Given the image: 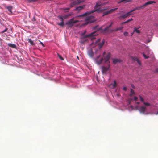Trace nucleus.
<instances>
[{
    "label": "nucleus",
    "mask_w": 158,
    "mask_h": 158,
    "mask_svg": "<svg viewBox=\"0 0 158 158\" xmlns=\"http://www.w3.org/2000/svg\"><path fill=\"white\" fill-rule=\"evenodd\" d=\"M133 33H132L131 34V35H133Z\"/></svg>",
    "instance_id": "09e8293b"
},
{
    "label": "nucleus",
    "mask_w": 158,
    "mask_h": 158,
    "mask_svg": "<svg viewBox=\"0 0 158 158\" xmlns=\"http://www.w3.org/2000/svg\"><path fill=\"white\" fill-rule=\"evenodd\" d=\"M67 16H59L58 18L61 20V21H63L64 19H65L66 18Z\"/></svg>",
    "instance_id": "412c9836"
},
{
    "label": "nucleus",
    "mask_w": 158,
    "mask_h": 158,
    "mask_svg": "<svg viewBox=\"0 0 158 158\" xmlns=\"http://www.w3.org/2000/svg\"><path fill=\"white\" fill-rule=\"evenodd\" d=\"M7 30H8L7 28H6L4 30H3V31H2V33H4L5 32H6L7 31Z\"/></svg>",
    "instance_id": "c9c22d12"
},
{
    "label": "nucleus",
    "mask_w": 158,
    "mask_h": 158,
    "mask_svg": "<svg viewBox=\"0 0 158 158\" xmlns=\"http://www.w3.org/2000/svg\"><path fill=\"white\" fill-rule=\"evenodd\" d=\"M117 8H114V9H110V10L109 11H105L103 12V15H102L103 16H104L105 15H108L109 14H110L113 12H114L115 10H116L117 9Z\"/></svg>",
    "instance_id": "9d476101"
},
{
    "label": "nucleus",
    "mask_w": 158,
    "mask_h": 158,
    "mask_svg": "<svg viewBox=\"0 0 158 158\" xmlns=\"http://www.w3.org/2000/svg\"><path fill=\"white\" fill-rule=\"evenodd\" d=\"M131 15V14L130 12L127 13L126 14L124 15H122L120 17V18H122V19H124L130 15Z\"/></svg>",
    "instance_id": "4468645a"
},
{
    "label": "nucleus",
    "mask_w": 158,
    "mask_h": 158,
    "mask_svg": "<svg viewBox=\"0 0 158 158\" xmlns=\"http://www.w3.org/2000/svg\"><path fill=\"white\" fill-rule=\"evenodd\" d=\"M143 55L144 58L146 59H148L149 58V56H146L144 53H143Z\"/></svg>",
    "instance_id": "c756f323"
},
{
    "label": "nucleus",
    "mask_w": 158,
    "mask_h": 158,
    "mask_svg": "<svg viewBox=\"0 0 158 158\" xmlns=\"http://www.w3.org/2000/svg\"><path fill=\"white\" fill-rule=\"evenodd\" d=\"M34 21H35V18H34Z\"/></svg>",
    "instance_id": "8fccbe9b"
},
{
    "label": "nucleus",
    "mask_w": 158,
    "mask_h": 158,
    "mask_svg": "<svg viewBox=\"0 0 158 158\" xmlns=\"http://www.w3.org/2000/svg\"><path fill=\"white\" fill-rule=\"evenodd\" d=\"M6 8L10 12H12V10L13 8V7L12 6H7L6 7Z\"/></svg>",
    "instance_id": "5701e85b"
},
{
    "label": "nucleus",
    "mask_w": 158,
    "mask_h": 158,
    "mask_svg": "<svg viewBox=\"0 0 158 158\" xmlns=\"http://www.w3.org/2000/svg\"><path fill=\"white\" fill-rule=\"evenodd\" d=\"M128 33L127 32H125L124 33V35L125 36H127V35H128Z\"/></svg>",
    "instance_id": "f704fd0d"
},
{
    "label": "nucleus",
    "mask_w": 158,
    "mask_h": 158,
    "mask_svg": "<svg viewBox=\"0 0 158 158\" xmlns=\"http://www.w3.org/2000/svg\"><path fill=\"white\" fill-rule=\"evenodd\" d=\"M70 9V8H66L64 9V10H69Z\"/></svg>",
    "instance_id": "a19ab883"
},
{
    "label": "nucleus",
    "mask_w": 158,
    "mask_h": 158,
    "mask_svg": "<svg viewBox=\"0 0 158 158\" xmlns=\"http://www.w3.org/2000/svg\"><path fill=\"white\" fill-rule=\"evenodd\" d=\"M110 27H109V26H107L102 30V32L107 33H109L114 31V30L111 29L110 28Z\"/></svg>",
    "instance_id": "0eeeda50"
},
{
    "label": "nucleus",
    "mask_w": 158,
    "mask_h": 158,
    "mask_svg": "<svg viewBox=\"0 0 158 158\" xmlns=\"http://www.w3.org/2000/svg\"><path fill=\"white\" fill-rule=\"evenodd\" d=\"M156 3V2L154 1H149L148 2H147L145 3L144 5H143L144 7H145L146 6L150 4H151L153 3Z\"/></svg>",
    "instance_id": "ddd939ff"
},
{
    "label": "nucleus",
    "mask_w": 158,
    "mask_h": 158,
    "mask_svg": "<svg viewBox=\"0 0 158 158\" xmlns=\"http://www.w3.org/2000/svg\"><path fill=\"white\" fill-rule=\"evenodd\" d=\"M102 5V4L100 2H97L94 7V10L91 11H87L84 14L80 15L79 17H84L90 15L95 12H97L98 13H101L107 10L108 9L107 8H101L99 7Z\"/></svg>",
    "instance_id": "f257e3e1"
},
{
    "label": "nucleus",
    "mask_w": 158,
    "mask_h": 158,
    "mask_svg": "<svg viewBox=\"0 0 158 158\" xmlns=\"http://www.w3.org/2000/svg\"><path fill=\"white\" fill-rule=\"evenodd\" d=\"M96 27H94V29H96Z\"/></svg>",
    "instance_id": "49530a36"
},
{
    "label": "nucleus",
    "mask_w": 158,
    "mask_h": 158,
    "mask_svg": "<svg viewBox=\"0 0 158 158\" xmlns=\"http://www.w3.org/2000/svg\"><path fill=\"white\" fill-rule=\"evenodd\" d=\"M81 43L83 44V43H84V42H82V41H81Z\"/></svg>",
    "instance_id": "de8ad7c7"
},
{
    "label": "nucleus",
    "mask_w": 158,
    "mask_h": 158,
    "mask_svg": "<svg viewBox=\"0 0 158 158\" xmlns=\"http://www.w3.org/2000/svg\"><path fill=\"white\" fill-rule=\"evenodd\" d=\"M107 63L109 64L108 65V67H107L105 66H102V72L103 74H106L109 69L110 64L109 63Z\"/></svg>",
    "instance_id": "1a4fd4ad"
},
{
    "label": "nucleus",
    "mask_w": 158,
    "mask_h": 158,
    "mask_svg": "<svg viewBox=\"0 0 158 158\" xmlns=\"http://www.w3.org/2000/svg\"><path fill=\"white\" fill-rule=\"evenodd\" d=\"M37 1V0H28V1L30 2H35Z\"/></svg>",
    "instance_id": "72a5a7b5"
},
{
    "label": "nucleus",
    "mask_w": 158,
    "mask_h": 158,
    "mask_svg": "<svg viewBox=\"0 0 158 158\" xmlns=\"http://www.w3.org/2000/svg\"><path fill=\"white\" fill-rule=\"evenodd\" d=\"M132 0H121L119 2V3L122 2H131Z\"/></svg>",
    "instance_id": "393cba45"
},
{
    "label": "nucleus",
    "mask_w": 158,
    "mask_h": 158,
    "mask_svg": "<svg viewBox=\"0 0 158 158\" xmlns=\"http://www.w3.org/2000/svg\"><path fill=\"white\" fill-rule=\"evenodd\" d=\"M133 19L132 18H131L128 20H127V21H126L125 22H123L122 23H121V25H123L124 24H125V23H128L131 21H132L133 20Z\"/></svg>",
    "instance_id": "aec40b11"
},
{
    "label": "nucleus",
    "mask_w": 158,
    "mask_h": 158,
    "mask_svg": "<svg viewBox=\"0 0 158 158\" xmlns=\"http://www.w3.org/2000/svg\"><path fill=\"white\" fill-rule=\"evenodd\" d=\"M34 21H35V18H34Z\"/></svg>",
    "instance_id": "3c124183"
},
{
    "label": "nucleus",
    "mask_w": 158,
    "mask_h": 158,
    "mask_svg": "<svg viewBox=\"0 0 158 158\" xmlns=\"http://www.w3.org/2000/svg\"><path fill=\"white\" fill-rule=\"evenodd\" d=\"M133 59L134 60L136 61L139 64V65H141V63L139 60V59L137 57H134L133 58Z\"/></svg>",
    "instance_id": "f3484780"
},
{
    "label": "nucleus",
    "mask_w": 158,
    "mask_h": 158,
    "mask_svg": "<svg viewBox=\"0 0 158 158\" xmlns=\"http://www.w3.org/2000/svg\"><path fill=\"white\" fill-rule=\"evenodd\" d=\"M143 104L145 106H150V104L148 103L144 102Z\"/></svg>",
    "instance_id": "7c9ffc66"
},
{
    "label": "nucleus",
    "mask_w": 158,
    "mask_h": 158,
    "mask_svg": "<svg viewBox=\"0 0 158 158\" xmlns=\"http://www.w3.org/2000/svg\"><path fill=\"white\" fill-rule=\"evenodd\" d=\"M34 21H35V18H34Z\"/></svg>",
    "instance_id": "603ef678"
},
{
    "label": "nucleus",
    "mask_w": 158,
    "mask_h": 158,
    "mask_svg": "<svg viewBox=\"0 0 158 158\" xmlns=\"http://www.w3.org/2000/svg\"><path fill=\"white\" fill-rule=\"evenodd\" d=\"M127 89V88L126 87H124L123 88V90L124 91H126Z\"/></svg>",
    "instance_id": "ea45409f"
},
{
    "label": "nucleus",
    "mask_w": 158,
    "mask_h": 158,
    "mask_svg": "<svg viewBox=\"0 0 158 158\" xmlns=\"http://www.w3.org/2000/svg\"><path fill=\"white\" fill-rule=\"evenodd\" d=\"M40 44L43 46H44V44H43V43L41 42H40Z\"/></svg>",
    "instance_id": "79ce46f5"
},
{
    "label": "nucleus",
    "mask_w": 158,
    "mask_h": 158,
    "mask_svg": "<svg viewBox=\"0 0 158 158\" xmlns=\"http://www.w3.org/2000/svg\"><path fill=\"white\" fill-rule=\"evenodd\" d=\"M85 7V5L79 6L78 7H76L74 10L78 11H80L81 10L83 9H84Z\"/></svg>",
    "instance_id": "dca6fc26"
},
{
    "label": "nucleus",
    "mask_w": 158,
    "mask_h": 158,
    "mask_svg": "<svg viewBox=\"0 0 158 158\" xmlns=\"http://www.w3.org/2000/svg\"><path fill=\"white\" fill-rule=\"evenodd\" d=\"M117 85V83L116 80H114L113 83H111L110 85V86L112 89H114Z\"/></svg>",
    "instance_id": "f8f14e48"
},
{
    "label": "nucleus",
    "mask_w": 158,
    "mask_h": 158,
    "mask_svg": "<svg viewBox=\"0 0 158 158\" xmlns=\"http://www.w3.org/2000/svg\"><path fill=\"white\" fill-rule=\"evenodd\" d=\"M79 21L78 20H74L73 19H72L68 21L66 23V24L69 27H71L73 26L75 23L79 22Z\"/></svg>",
    "instance_id": "20e7f679"
},
{
    "label": "nucleus",
    "mask_w": 158,
    "mask_h": 158,
    "mask_svg": "<svg viewBox=\"0 0 158 158\" xmlns=\"http://www.w3.org/2000/svg\"><path fill=\"white\" fill-rule=\"evenodd\" d=\"M94 17L93 16L90 15L87 17L86 19V23H85V25L89 23H93L94 22L95 20L94 19Z\"/></svg>",
    "instance_id": "39448f33"
},
{
    "label": "nucleus",
    "mask_w": 158,
    "mask_h": 158,
    "mask_svg": "<svg viewBox=\"0 0 158 158\" xmlns=\"http://www.w3.org/2000/svg\"><path fill=\"white\" fill-rule=\"evenodd\" d=\"M139 98L141 102H143L144 101V99L141 96H139Z\"/></svg>",
    "instance_id": "473e14b6"
},
{
    "label": "nucleus",
    "mask_w": 158,
    "mask_h": 158,
    "mask_svg": "<svg viewBox=\"0 0 158 158\" xmlns=\"http://www.w3.org/2000/svg\"><path fill=\"white\" fill-rule=\"evenodd\" d=\"M144 8V7L143 5L142 6L135 7V9H136V10H139L140 9H143Z\"/></svg>",
    "instance_id": "b1692460"
},
{
    "label": "nucleus",
    "mask_w": 158,
    "mask_h": 158,
    "mask_svg": "<svg viewBox=\"0 0 158 158\" xmlns=\"http://www.w3.org/2000/svg\"><path fill=\"white\" fill-rule=\"evenodd\" d=\"M27 40L31 45H35V43L31 39H28Z\"/></svg>",
    "instance_id": "4be33fe9"
},
{
    "label": "nucleus",
    "mask_w": 158,
    "mask_h": 158,
    "mask_svg": "<svg viewBox=\"0 0 158 158\" xmlns=\"http://www.w3.org/2000/svg\"><path fill=\"white\" fill-rule=\"evenodd\" d=\"M136 10V9H135V8H134V9H133L132 10H131V11H130V12L131 13V12H133V11H134L135 10Z\"/></svg>",
    "instance_id": "e433bc0d"
},
{
    "label": "nucleus",
    "mask_w": 158,
    "mask_h": 158,
    "mask_svg": "<svg viewBox=\"0 0 158 158\" xmlns=\"http://www.w3.org/2000/svg\"><path fill=\"white\" fill-rule=\"evenodd\" d=\"M58 24L60 26L63 27L64 25V21H61V23H58Z\"/></svg>",
    "instance_id": "c85d7f7f"
},
{
    "label": "nucleus",
    "mask_w": 158,
    "mask_h": 158,
    "mask_svg": "<svg viewBox=\"0 0 158 158\" xmlns=\"http://www.w3.org/2000/svg\"><path fill=\"white\" fill-rule=\"evenodd\" d=\"M105 54L106 52H104L103 54V57H101L100 55H99L96 58L95 61L98 64H101L103 60L105 63H110V62L109 60L110 57V53L108 52L106 56H105Z\"/></svg>",
    "instance_id": "f03ea898"
},
{
    "label": "nucleus",
    "mask_w": 158,
    "mask_h": 158,
    "mask_svg": "<svg viewBox=\"0 0 158 158\" xmlns=\"http://www.w3.org/2000/svg\"><path fill=\"white\" fill-rule=\"evenodd\" d=\"M83 2V1L77 0L71 3L70 4V6L71 8L75 6L79 5L81 3Z\"/></svg>",
    "instance_id": "423d86ee"
},
{
    "label": "nucleus",
    "mask_w": 158,
    "mask_h": 158,
    "mask_svg": "<svg viewBox=\"0 0 158 158\" xmlns=\"http://www.w3.org/2000/svg\"><path fill=\"white\" fill-rule=\"evenodd\" d=\"M138 99V98L137 97H135L134 98V100L135 101L137 100Z\"/></svg>",
    "instance_id": "4c0bfd02"
},
{
    "label": "nucleus",
    "mask_w": 158,
    "mask_h": 158,
    "mask_svg": "<svg viewBox=\"0 0 158 158\" xmlns=\"http://www.w3.org/2000/svg\"><path fill=\"white\" fill-rule=\"evenodd\" d=\"M58 56L60 60H64L63 58L60 55V54H58Z\"/></svg>",
    "instance_id": "2f4dec72"
},
{
    "label": "nucleus",
    "mask_w": 158,
    "mask_h": 158,
    "mask_svg": "<svg viewBox=\"0 0 158 158\" xmlns=\"http://www.w3.org/2000/svg\"><path fill=\"white\" fill-rule=\"evenodd\" d=\"M88 55L91 57H92L93 56V52L92 50L89 51L88 52Z\"/></svg>",
    "instance_id": "6ab92c4d"
},
{
    "label": "nucleus",
    "mask_w": 158,
    "mask_h": 158,
    "mask_svg": "<svg viewBox=\"0 0 158 158\" xmlns=\"http://www.w3.org/2000/svg\"><path fill=\"white\" fill-rule=\"evenodd\" d=\"M121 62V60L118 59H113V63L114 64H115L118 63H120Z\"/></svg>",
    "instance_id": "2eb2a0df"
},
{
    "label": "nucleus",
    "mask_w": 158,
    "mask_h": 158,
    "mask_svg": "<svg viewBox=\"0 0 158 158\" xmlns=\"http://www.w3.org/2000/svg\"><path fill=\"white\" fill-rule=\"evenodd\" d=\"M97 34L96 33V31H94L93 32L89 35H86L84 36V38H88V37H90L91 38V40H93L94 39H95V38L94 36L96 35H97Z\"/></svg>",
    "instance_id": "6e6552de"
},
{
    "label": "nucleus",
    "mask_w": 158,
    "mask_h": 158,
    "mask_svg": "<svg viewBox=\"0 0 158 158\" xmlns=\"http://www.w3.org/2000/svg\"><path fill=\"white\" fill-rule=\"evenodd\" d=\"M8 45L9 46L12 48H16V46L15 44H12L11 43H9L8 44Z\"/></svg>",
    "instance_id": "a211bd4d"
},
{
    "label": "nucleus",
    "mask_w": 158,
    "mask_h": 158,
    "mask_svg": "<svg viewBox=\"0 0 158 158\" xmlns=\"http://www.w3.org/2000/svg\"><path fill=\"white\" fill-rule=\"evenodd\" d=\"M114 24V22H111L110 24L109 25V27H111L112 25Z\"/></svg>",
    "instance_id": "58836bf2"
},
{
    "label": "nucleus",
    "mask_w": 158,
    "mask_h": 158,
    "mask_svg": "<svg viewBox=\"0 0 158 158\" xmlns=\"http://www.w3.org/2000/svg\"><path fill=\"white\" fill-rule=\"evenodd\" d=\"M123 28V27L117 28L115 30H114V31H117L118 30H122Z\"/></svg>",
    "instance_id": "a878e982"
},
{
    "label": "nucleus",
    "mask_w": 158,
    "mask_h": 158,
    "mask_svg": "<svg viewBox=\"0 0 158 158\" xmlns=\"http://www.w3.org/2000/svg\"><path fill=\"white\" fill-rule=\"evenodd\" d=\"M146 108L144 106H141L140 107L139 110L142 113H144L146 110Z\"/></svg>",
    "instance_id": "9b49d317"
},
{
    "label": "nucleus",
    "mask_w": 158,
    "mask_h": 158,
    "mask_svg": "<svg viewBox=\"0 0 158 158\" xmlns=\"http://www.w3.org/2000/svg\"><path fill=\"white\" fill-rule=\"evenodd\" d=\"M156 70V72H158V68Z\"/></svg>",
    "instance_id": "37998d69"
},
{
    "label": "nucleus",
    "mask_w": 158,
    "mask_h": 158,
    "mask_svg": "<svg viewBox=\"0 0 158 158\" xmlns=\"http://www.w3.org/2000/svg\"><path fill=\"white\" fill-rule=\"evenodd\" d=\"M136 103L137 104H139V102H137Z\"/></svg>",
    "instance_id": "a18cd8bd"
},
{
    "label": "nucleus",
    "mask_w": 158,
    "mask_h": 158,
    "mask_svg": "<svg viewBox=\"0 0 158 158\" xmlns=\"http://www.w3.org/2000/svg\"><path fill=\"white\" fill-rule=\"evenodd\" d=\"M77 58L78 60H79V57L78 56H77Z\"/></svg>",
    "instance_id": "c03bdc74"
},
{
    "label": "nucleus",
    "mask_w": 158,
    "mask_h": 158,
    "mask_svg": "<svg viewBox=\"0 0 158 158\" xmlns=\"http://www.w3.org/2000/svg\"><path fill=\"white\" fill-rule=\"evenodd\" d=\"M134 31H135L138 33H140V31H139V30H138V29L137 28H135Z\"/></svg>",
    "instance_id": "cd10ccee"
},
{
    "label": "nucleus",
    "mask_w": 158,
    "mask_h": 158,
    "mask_svg": "<svg viewBox=\"0 0 158 158\" xmlns=\"http://www.w3.org/2000/svg\"><path fill=\"white\" fill-rule=\"evenodd\" d=\"M134 94V90L131 89V93L130 94V96H132Z\"/></svg>",
    "instance_id": "bb28decb"
},
{
    "label": "nucleus",
    "mask_w": 158,
    "mask_h": 158,
    "mask_svg": "<svg viewBox=\"0 0 158 158\" xmlns=\"http://www.w3.org/2000/svg\"><path fill=\"white\" fill-rule=\"evenodd\" d=\"M101 40L100 38L98 39L94 43V42H93L92 44H95L97 45L98 46V47L99 49H100L103 45L105 42V40H103L102 42L101 43H100Z\"/></svg>",
    "instance_id": "7ed1b4c3"
}]
</instances>
